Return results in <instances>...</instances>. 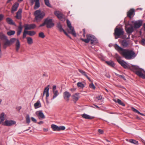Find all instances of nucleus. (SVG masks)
Listing matches in <instances>:
<instances>
[{"label": "nucleus", "instance_id": "27", "mask_svg": "<svg viewBox=\"0 0 145 145\" xmlns=\"http://www.w3.org/2000/svg\"><path fill=\"white\" fill-rule=\"evenodd\" d=\"M34 106L35 109L40 107L41 106V105L40 101L38 100L34 105Z\"/></svg>", "mask_w": 145, "mask_h": 145}, {"label": "nucleus", "instance_id": "16", "mask_svg": "<svg viewBox=\"0 0 145 145\" xmlns=\"http://www.w3.org/2000/svg\"><path fill=\"white\" fill-rule=\"evenodd\" d=\"M16 122L15 121L12 120L8 121L6 120L4 123V125L8 126H10L15 124Z\"/></svg>", "mask_w": 145, "mask_h": 145}, {"label": "nucleus", "instance_id": "30", "mask_svg": "<svg viewBox=\"0 0 145 145\" xmlns=\"http://www.w3.org/2000/svg\"><path fill=\"white\" fill-rule=\"evenodd\" d=\"M22 29V25L20 24L18 27L17 31V35L18 36L20 35L21 33Z\"/></svg>", "mask_w": 145, "mask_h": 145}, {"label": "nucleus", "instance_id": "44", "mask_svg": "<svg viewBox=\"0 0 145 145\" xmlns=\"http://www.w3.org/2000/svg\"><path fill=\"white\" fill-rule=\"evenodd\" d=\"M89 87L93 89H95V86H94L93 82H92L91 84L89 85Z\"/></svg>", "mask_w": 145, "mask_h": 145}, {"label": "nucleus", "instance_id": "51", "mask_svg": "<svg viewBox=\"0 0 145 145\" xmlns=\"http://www.w3.org/2000/svg\"><path fill=\"white\" fill-rule=\"evenodd\" d=\"M130 34H129V35H128V37H127V38H126V36L125 35H123V37H122L123 38V39H125V38H126V39H130Z\"/></svg>", "mask_w": 145, "mask_h": 145}, {"label": "nucleus", "instance_id": "46", "mask_svg": "<svg viewBox=\"0 0 145 145\" xmlns=\"http://www.w3.org/2000/svg\"><path fill=\"white\" fill-rule=\"evenodd\" d=\"M59 127V131L61 130H64L65 129V127L64 126H60Z\"/></svg>", "mask_w": 145, "mask_h": 145}, {"label": "nucleus", "instance_id": "10", "mask_svg": "<svg viewBox=\"0 0 145 145\" xmlns=\"http://www.w3.org/2000/svg\"><path fill=\"white\" fill-rule=\"evenodd\" d=\"M24 27L25 30H30L35 28L36 25L35 24H25L24 25Z\"/></svg>", "mask_w": 145, "mask_h": 145}, {"label": "nucleus", "instance_id": "24", "mask_svg": "<svg viewBox=\"0 0 145 145\" xmlns=\"http://www.w3.org/2000/svg\"><path fill=\"white\" fill-rule=\"evenodd\" d=\"M22 12V9H20L16 13V17L18 19H20L21 18V13Z\"/></svg>", "mask_w": 145, "mask_h": 145}, {"label": "nucleus", "instance_id": "21", "mask_svg": "<svg viewBox=\"0 0 145 145\" xmlns=\"http://www.w3.org/2000/svg\"><path fill=\"white\" fill-rule=\"evenodd\" d=\"M6 115L4 113H2L0 115V124L3 121L6 119Z\"/></svg>", "mask_w": 145, "mask_h": 145}, {"label": "nucleus", "instance_id": "18", "mask_svg": "<svg viewBox=\"0 0 145 145\" xmlns=\"http://www.w3.org/2000/svg\"><path fill=\"white\" fill-rule=\"evenodd\" d=\"M79 95V93H76L72 96L73 101L75 103H76L79 98L80 97Z\"/></svg>", "mask_w": 145, "mask_h": 145}, {"label": "nucleus", "instance_id": "60", "mask_svg": "<svg viewBox=\"0 0 145 145\" xmlns=\"http://www.w3.org/2000/svg\"><path fill=\"white\" fill-rule=\"evenodd\" d=\"M43 130L44 131H48V129H47L44 128L43 129Z\"/></svg>", "mask_w": 145, "mask_h": 145}, {"label": "nucleus", "instance_id": "58", "mask_svg": "<svg viewBox=\"0 0 145 145\" xmlns=\"http://www.w3.org/2000/svg\"><path fill=\"white\" fill-rule=\"evenodd\" d=\"M43 122L42 121H40L39 122H38V123L39 124H41L43 123Z\"/></svg>", "mask_w": 145, "mask_h": 145}, {"label": "nucleus", "instance_id": "25", "mask_svg": "<svg viewBox=\"0 0 145 145\" xmlns=\"http://www.w3.org/2000/svg\"><path fill=\"white\" fill-rule=\"evenodd\" d=\"M127 33L128 34H130L132 33L134 31L133 27L131 26L127 28L126 29Z\"/></svg>", "mask_w": 145, "mask_h": 145}, {"label": "nucleus", "instance_id": "28", "mask_svg": "<svg viewBox=\"0 0 145 145\" xmlns=\"http://www.w3.org/2000/svg\"><path fill=\"white\" fill-rule=\"evenodd\" d=\"M51 127L54 131H59V129L58 126L54 124H52L51 125Z\"/></svg>", "mask_w": 145, "mask_h": 145}, {"label": "nucleus", "instance_id": "2", "mask_svg": "<svg viewBox=\"0 0 145 145\" xmlns=\"http://www.w3.org/2000/svg\"><path fill=\"white\" fill-rule=\"evenodd\" d=\"M3 44V48L4 49H6L7 46H10L13 44L15 41L16 42L15 44L16 50V52H18L20 48V41L18 39H16L15 38H12L10 40L7 39L5 40Z\"/></svg>", "mask_w": 145, "mask_h": 145}, {"label": "nucleus", "instance_id": "63", "mask_svg": "<svg viewBox=\"0 0 145 145\" xmlns=\"http://www.w3.org/2000/svg\"><path fill=\"white\" fill-rule=\"evenodd\" d=\"M95 106L97 108H99V107L98 106H97L96 105H95Z\"/></svg>", "mask_w": 145, "mask_h": 145}, {"label": "nucleus", "instance_id": "43", "mask_svg": "<svg viewBox=\"0 0 145 145\" xmlns=\"http://www.w3.org/2000/svg\"><path fill=\"white\" fill-rule=\"evenodd\" d=\"M36 34L35 32L33 31H29V35L31 36H32Z\"/></svg>", "mask_w": 145, "mask_h": 145}, {"label": "nucleus", "instance_id": "26", "mask_svg": "<svg viewBox=\"0 0 145 145\" xmlns=\"http://www.w3.org/2000/svg\"><path fill=\"white\" fill-rule=\"evenodd\" d=\"M82 117L85 119L91 120L94 118V117L91 116L89 115L84 114L81 115Z\"/></svg>", "mask_w": 145, "mask_h": 145}, {"label": "nucleus", "instance_id": "48", "mask_svg": "<svg viewBox=\"0 0 145 145\" xmlns=\"http://www.w3.org/2000/svg\"><path fill=\"white\" fill-rule=\"evenodd\" d=\"M27 30H25V28L23 33L25 34H28L29 35V31H27Z\"/></svg>", "mask_w": 145, "mask_h": 145}, {"label": "nucleus", "instance_id": "19", "mask_svg": "<svg viewBox=\"0 0 145 145\" xmlns=\"http://www.w3.org/2000/svg\"><path fill=\"white\" fill-rule=\"evenodd\" d=\"M34 2H35L34 9H36L40 7L39 0H31V3L32 4Z\"/></svg>", "mask_w": 145, "mask_h": 145}, {"label": "nucleus", "instance_id": "47", "mask_svg": "<svg viewBox=\"0 0 145 145\" xmlns=\"http://www.w3.org/2000/svg\"><path fill=\"white\" fill-rule=\"evenodd\" d=\"M78 71L82 75H83L84 74H85V71H84L83 70L79 69H78Z\"/></svg>", "mask_w": 145, "mask_h": 145}, {"label": "nucleus", "instance_id": "57", "mask_svg": "<svg viewBox=\"0 0 145 145\" xmlns=\"http://www.w3.org/2000/svg\"><path fill=\"white\" fill-rule=\"evenodd\" d=\"M62 31L67 36H69V35L64 30V31Z\"/></svg>", "mask_w": 145, "mask_h": 145}, {"label": "nucleus", "instance_id": "22", "mask_svg": "<svg viewBox=\"0 0 145 145\" xmlns=\"http://www.w3.org/2000/svg\"><path fill=\"white\" fill-rule=\"evenodd\" d=\"M135 12V10L133 9H131L129 11L127 12V16L129 18H131V16Z\"/></svg>", "mask_w": 145, "mask_h": 145}, {"label": "nucleus", "instance_id": "49", "mask_svg": "<svg viewBox=\"0 0 145 145\" xmlns=\"http://www.w3.org/2000/svg\"><path fill=\"white\" fill-rule=\"evenodd\" d=\"M88 75H89L88 74H86L85 76L86 78L89 80V81L91 82H92L90 78H89Z\"/></svg>", "mask_w": 145, "mask_h": 145}, {"label": "nucleus", "instance_id": "62", "mask_svg": "<svg viewBox=\"0 0 145 145\" xmlns=\"http://www.w3.org/2000/svg\"><path fill=\"white\" fill-rule=\"evenodd\" d=\"M120 76L122 78H124V76H122V75H120Z\"/></svg>", "mask_w": 145, "mask_h": 145}, {"label": "nucleus", "instance_id": "23", "mask_svg": "<svg viewBox=\"0 0 145 145\" xmlns=\"http://www.w3.org/2000/svg\"><path fill=\"white\" fill-rule=\"evenodd\" d=\"M121 45L124 47H126L128 46L129 44V41L128 40H123L121 42Z\"/></svg>", "mask_w": 145, "mask_h": 145}, {"label": "nucleus", "instance_id": "1", "mask_svg": "<svg viewBox=\"0 0 145 145\" xmlns=\"http://www.w3.org/2000/svg\"><path fill=\"white\" fill-rule=\"evenodd\" d=\"M114 47L116 50L127 59H132L136 56L135 53L132 50L123 49L117 44L115 45Z\"/></svg>", "mask_w": 145, "mask_h": 145}, {"label": "nucleus", "instance_id": "3", "mask_svg": "<svg viewBox=\"0 0 145 145\" xmlns=\"http://www.w3.org/2000/svg\"><path fill=\"white\" fill-rule=\"evenodd\" d=\"M86 39H84L81 38L80 40L86 43L90 42L91 44H95L98 42V40L93 35L88 34L86 35Z\"/></svg>", "mask_w": 145, "mask_h": 145}, {"label": "nucleus", "instance_id": "5", "mask_svg": "<svg viewBox=\"0 0 145 145\" xmlns=\"http://www.w3.org/2000/svg\"><path fill=\"white\" fill-rule=\"evenodd\" d=\"M35 20L37 22L40 21L45 15V13L40 10H36L34 13Z\"/></svg>", "mask_w": 145, "mask_h": 145}, {"label": "nucleus", "instance_id": "17", "mask_svg": "<svg viewBox=\"0 0 145 145\" xmlns=\"http://www.w3.org/2000/svg\"><path fill=\"white\" fill-rule=\"evenodd\" d=\"M49 87H50L49 85H48V86L44 88V91H43V96H42V97L44 96L45 94L46 93V99H47V98L49 96Z\"/></svg>", "mask_w": 145, "mask_h": 145}, {"label": "nucleus", "instance_id": "42", "mask_svg": "<svg viewBox=\"0 0 145 145\" xmlns=\"http://www.w3.org/2000/svg\"><path fill=\"white\" fill-rule=\"evenodd\" d=\"M39 37L42 38H43L45 37L44 33L42 32L40 33L39 34Z\"/></svg>", "mask_w": 145, "mask_h": 145}, {"label": "nucleus", "instance_id": "52", "mask_svg": "<svg viewBox=\"0 0 145 145\" xmlns=\"http://www.w3.org/2000/svg\"><path fill=\"white\" fill-rule=\"evenodd\" d=\"M97 98L98 100H101L102 99V96L101 95H99L97 97Z\"/></svg>", "mask_w": 145, "mask_h": 145}, {"label": "nucleus", "instance_id": "6", "mask_svg": "<svg viewBox=\"0 0 145 145\" xmlns=\"http://www.w3.org/2000/svg\"><path fill=\"white\" fill-rule=\"evenodd\" d=\"M46 25L47 28H50L54 25V24L52 20L50 19L48 17L45 19L43 23L39 25L40 27Z\"/></svg>", "mask_w": 145, "mask_h": 145}, {"label": "nucleus", "instance_id": "20", "mask_svg": "<svg viewBox=\"0 0 145 145\" xmlns=\"http://www.w3.org/2000/svg\"><path fill=\"white\" fill-rule=\"evenodd\" d=\"M19 6V4L17 3H15L12 6L11 10L12 13H14V11H16Z\"/></svg>", "mask_w": 145, "mask_h": 145}, {"label": "nucleus", "instance_id": "61", "mask_svg": "<svg viewBox=\"0 0 145 145\" xmlns=\"http://www.w3.org/2000/svg\"><path fill=\"white\" fill-rule=\"evenodd\" d=\"M143 27L144 28V30L145 31V23L144 24Z\"/></svg>", "mask_w": 145, "mask_h": 145}, {"label": "nucleus", "instance_id": "11", "mask_svg": "<svg viewBox=\"0 0 145 145\" xmlns=\"http://www.w3.org/2000/svg\"><path fill=\"white\" fill-rule=\"evenodd\" d=\"M142 24V20H139L135 22L134 23V27L135 28H139Z\"/></svg>", "mask_w": 145, "mask_h": 145}, {"label": "nucleus", "instance_id": "34", "mask_svg": "<svg viewBox=\"0 0 145 145\" xmlns=\"http://www.w3.org/2000/svg\"><path fill=\"white\" fill-rule=\"evenodd\" d=\"M57 27L60 32H62L63 31H64V29L62 28V25L60 22H58L57 23Z\"/></svg>", "mask_w": 145, "mask_h": 145}, {"label": "nucleus", "instance_id": "54", "mask_svg": "<svg viewBox=\"0 0 145 145\" xmlns=\"http://www.w3.org/2000/svg\"><path fill=\"white\" fill-rule=\"evenodd\" d=\"M98 132L101 134H102L103 132V131L100 129H98Z\"/></svg>", "mask_w": 145, "mask_h": 145}, {"label": "nucleus", "instance_id": "38", "mask_svg": "<svg viewBox=\"0 0 145 145\" xmlns=\"http://www.w3.org/2000/svg\"><path fill=\"white\" fill-rule=\"evenodd\" d=\"M15 31L14 30H10L8 31L7 34L8 36H10L14 35L15 33Z\"/></svg>", "mask_w": 145, "mask_h": 145}, {"label": "nucleus", "instance_id": "56", "mask_svg": "<svg viewBox=\"0 0 145 145\" xmlns=\"http://www.w3.org/2000/svg\"><path fill=\"white\" fill-rule=\"evenodd\" d=\"M26 34H25L23 33V38L24 39L26 37Z\"/></svg>", "mask_w": 145, "mask_h": 145}, {"label": "nucleus", "instance_id": "64", "mask_svg": "<svg viewBox=\"0 0 145 145\" xmlns=\"http://www.w3.org/2000/svg\"><path fill=\"white\" fill-rule=\"evenodd\" d=\"M85 34L86 33H83V36L84 37H85Z\"/></svg>", "mask_w": 145, "mask_h": 145}, {"label": "nucleus", "instance_id": "13", "mask_svg": "<svg viewBox=\"0 0 145 145\" xmlns=\"http://www.w3.org/2000/svg\"><path fill=\"white\" fill-rule=\"evenodd\" d=\"M70 93L67 91H65L63 93V97L64 99L66 101H68L69 98L71 96Z\"/></svg>", "mask_w": 145, "mask_h": 145}, {"label": "nucleus", "instance_id": "29", "mask_svg": "<svg viewBox=\"0 0 145 145\" xmlns=\"http://www.w3.org/2000/svg\"><path fill=\"white\" fill-rule=\"evenodd\" d=\"M105 62L106 63L110 66L113 67L115 66V65L114 62L111 60L107 61Z\"/></svg>", "mask_w": 145, "mask_h": 145}, {"label": "nucleus", "instance_id": "14", "mask_svg": "<svg viewBox=\"0 0 145 145\" xmlns=\"http://www.w3.org/2000/svg\"><path fill=\"white\" fill-rule=\"evenodd\" d=\"M68 29H67V30L68 32L73 35L74 36L76 37V35L75 32L74 30V27L71 26L70 27H68Z\"/></svg>", "mask_w": 145, "mask_h": 145}, {"label": "nucleus", "instance_id": "33", "mask_svg": "<svg viewBox=\"0 0 145 145\" xmlns=\"http://www.w3.org/2000/svg\"><path fill=\"white\" fill-rule=\"evenodd\" d=\"M0 38L3 40H5L8 39L7 37L4 34L0 33Z\"/></svg>", "mask_w": 145, "mask_h": 145}, {"label": "nucleus", "instance_id": "53", "mask_svg": "<svg viewBox=\"0 0 145 145\" xmlns=\"http://www.w3.org/2000/svg\"><path fill=\"white\" fill-rule=\"evenodd\" d=\"M3 15L2 14H0V21H1L3 20Z\"/></svg>", "mask_w": 145, "mask_h": 145}, {"label": "nucleus", "instance_id": "12", "mask_svg": "<svg viewBox=\"0 0 145 145\" xmlns=\"http://www.w3.org/2000/svg\"><path fill=\"white\" fill-rule=\"evenodd\" d=\"M56 86H53L52 91L54 95L52 99H54L59 95V93H58V91L56 90Z\"/></svg>", "mask_w": 145, "mask_h": 145}, {"label": "nucleus", "instance_id": "50", "mask_svg": "<svg viewBox=\"0 0 145 145\" xmlns=\"http://www.w3.org/2000/svg\"><path fill=\"white\" fill-rule=\"evenodd\" d=\"M32 121L35 122V123H37L36 120L33 117H32L31 118Z\"/></svg>", "mask_w": 145, "mask_h": 145}, {"label": "nucleus", "instance_id": "35", "mask_svg": "<svg viewBox=\"0 0 145 145\" xmlns=\"http://www.w3.org/2000/svg\"><path fill=\"white\" fill-rule=\"evenodd\" d=\"M126 140L127 141H129L131 143L133 144L136 145H138V141L134 139H131L129 140L128 139H126Z\"/></svg>", "mask_w": 145, "mask_h": 145}, {"label": "nucleus", "instance_id": "40", "mask_svg": "<svg viewBox=\"0 0 145 145\" xmlns=\"http://www.w3.org/2000/svg\"><path fill=\"white\" fill-rule=\"evenodd\" d=\"M26 120L27 123L29 124L30 122V120L29 116L28 114H27L26 117Z\"/></svg>", "mask_w": 145, "mask_h": 145}, {"label": "nucleus", "instance_id": "15", "mask_svg": "<svg viewBox=\"0 0 145 145\" xmlns=\"http://www.w3.org/2000/svg\"><path fill=\"white\" fill-rule=\"evenodd\" d=\"M54 14L60 20H61L63 18V15L59 11H55L54 12Z\"/></svg>", "mask_w": 145, "mask_h": 145}, {"label": "nucleus", "instance_id": "9", "mask_svg": "<svg viewBox=\"0 0 145 145\" xmlns=\"http://www.w3.org/2000/svg\"><path fill=\"white\" fill-rule=\"evenodd\" d=\"M35 114L39 119H44L45 118V116L42 110L37 111L36 112Z\"/></svg>", "mask_w": 145, "mask_h": 145}, {"label": "nucleus", "instance_id": "36", "mask_svg": "<svg viewBox=\"0 0 145 145\" xmlns=\"http://www.w3.org/2000/svg\"><path fill=\"white\" fill-rule=\"evenodd\" d=\"M114 101L116 103H118L119 104L123 106H125V104L119 99H118L117 100H116V99H114Z\"/></svg>", "mask_w": 145, "mask_h": 145}, {"label": "nucleus", "instance_id": "7", "mask_svg": "<svg viewBox=\"0 0 145 145\" xmlns=\"http://www.w3.org/2000/svg\"><path fill=\"white\" fill-rule=\"evenodd\" d=\"M124 32L123 29L120 27H116L114 29V35L115 39H116L120 37V36L123 37Z\"/></svg>", "mask_w": 145, "mask_h": 145}, {"label": "nucleus", "instance_id": "59", "mask_svg": "<svg viewBox=\"0 0 145 145\" xmlns=\"http://www.w3.org/2000/svg\"><path fill=\"white\" fill-rule=\"evenodd\" d=\"M83 33H86V30L85 29H84L83 30Z\"/></svg>", "mask_w": 145, "mask_h": 145}, {"label": "nucleus", "instance_id": "39", "mask_svg": "<svg viewBox=\"0 0 145 145\" xmlns=\"http://www.w3.org/2000/svg\"><path fill=\"white\" fill-rule=\"evenodd\" d=\"M44 1L45 5L49 7H52V6L49 3V0H44Z\"/></svg>", "mask_w": 145, "mask_h": 145}, {"label": "nucleus", "instance_id": "55", "mask_svg": "<svg viewBox=\"0 0 145 145\" xmlns=\"http://www.w3.org/2000/svg\"><path fill=\"white\" fill-rule=\"evenodd\" d=\"M105 75L108 78H110V75L108 73H106Z\"/></svg>", "mask_w": 145, "mask_h": 145}, {"label": "nucleus", "instance_id": "41", "mask_svg": "<svg viewBox=\"0 0 145 145\" xmlns=\"http://www.w3.org/2000/svg\"><path fill=\"white\" fill-rule=\"evenodd\" d=\"M77 86L78 87L83 88L84 87V86L83 84L81 82H78L77 83Z\"/></svg>", "mask_w": 145, "mask_h": 145}, {"label": "nucleus", "instance_id": "4", "mask_svg": "<svg viewBox=\"0 0 145 145\" xmlns=\"http://www.w3.org/2000/svg\"><path fill=\"white\" fill-rule=\"evenodd\" d=\"M131 69L135 72L138 76L143 79L145 78V71L144 70L138 66L134 65L132 66Z\"/></svg>", "mask_w": 145, "mask_h": 145}, {"label": "nucleus", "instance_id": "45", "mask_svg": "<svg viewBox=\"0 0 145 145\" xmlns=\"http://www.w3.org/2000/svg\"><path fill=\"white\" fill-rule=\"evenodd\" d=\"M67 23L68 27L71 26L70 22L68 19H67Z\"/></svg>", "mask_w": 145, "mask_h": 145}, {"label": "nucleus", "instance_id": "31", "mask_svg": "<svg viewBox=\"0 0 145 145\" xmlns=\"http://www.w3.org/2000/svg\"><path fill=\"white\" fill-rule=\"evenodd\" d=\"M27 43L31 45L33 43V40L30 37H26Z\"/></svg>", "mask_w": 145, "mask_h": 145}, {"label": "nucleus", "instance_id": "32", "mask_svg": "<svg viewBox=\"0 0 145 145\" xmlns=\"http://www.w3.org/2000/svg\"><path fill=\"white\" fill-rule=\"evenodd\" d=\"M6 21L7 22L10 24L12 25H15V23L13 22L12 20L9 18H7Z\"/></svg>", "mask_w": 145, "mask_h": 145}, {"label": "nucleus", "instance_id": "8", "mask_svg": "<svg viewBox=\"0 0 145 145\" xmlns=\"http://www.w3.org/2000/svg\"><path fill=\"white\" fill-rule=\"evenodd\" d=\"M115 57L117 59L118 62L124 68L128 69L129 68V65L126 62L123 60H121V57L118 54H116L115 55Z\"/></svg>", "mask_w": 145, "mask_h": 145}, {"label": "nucleus", "instance_id": "37", "mask_svg": "<svg viewBox=\"0 0 145 145\" xmlns=\"http://www.w3.org/2000/svg\"><path fill=\"white\" fill-rule=\"evenodd\" d=\"M131 109L134 112H135L136 113H138V114H139L142 116H144V114H143L142 113H140L137 110L135 109V108H134L133 107H132L131 108Z\"/></svg>", "mask_w": 145, "mask_h": 145}]
</instances>
